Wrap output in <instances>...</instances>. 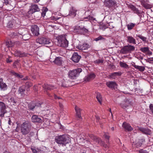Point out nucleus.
Wrapping results in <instances>:
<instances>
[{
  "label": "nucleus",
  "mask_w": 153,
  "mask_h": 153,
  "mask_svg": "<svg viewBox=\"0 0 153 153\" xmlns=\"http://www.w3.org/2000/svg\"><path fill=\"white\" fill-rule=\"evenodd\" d=\"M80 44V41L78 39L75 40L74 42V46L79 50L85 52V51L90 48L91 46L87 43H84L82 44Z\"/></svg>",
  "instance_id": "nucleus-1"
},
{
  "label": "nucleus",
  "mask_w": 153,
  "mask_h": 153,
  "mask_svg": "<svg viewBox=\"0 0 153 153\" xmlns=\"http://www.w3.org/2000/svg\"><path fill=\"white\" fill-rule=\"evenodd\" d=\"M69 137H66L64 134H62L56 137L55 140L59 144L65 145L68 143L69 141Z\"/></svg>",
  "instance_id": "nucleus-2"
},
{
  "label": "nucleus",
  "mask_w": 153,
  "mask_h": 153,
  "mask_svg": "<svg viewBox=\"0 0 153 153\" xmlns=\"http://www.w3.org/2000/svg\"><path fill=\"white\" fill-rule=\"evenodd\" d=\"M58 45L62 47H67L68 45V41L67 40L65 35L59 36L57 38Z\"/></svg>",
  "instance_id": "nucleus-3"
},
{
  "label": "nucleus",
  "mask_w": 153,
  "mask_h": 153,
  "mask_svg": "<svg viewBox=\"0 0 153 153\" xmlns=\"http://www.w3.org/2000/svg\"><path fill=\"white\" fill-rule=\"evenodd\" d=\"M104 4L105 7L111 8L112 10L117 7L116 1L114 0H105Z\"/></svg>",
  "instance_id": "nucleus-4"
},
{
  "label": "nucleus",
  "mask_w": 153,
  "mask_h": 153,
  "mask_svg": "<svg viewBox=\"0 0 153 153\" xmlns=\"http://www.w3.org/2000/svg\"><path fill=\"white\" fill-rule=\"evenodd\" d=\"M29 121H27L24 122L22 124L21 129L20 130L21 132L23 133V134H27L28 133L27 132L29 130ZM16 131L19 132L20 131L19 129V127L17 126L16 129Z\"/></svg>",
  "instance_id": "nucleus-5"
},
{
  "label": "nucleus",
  "mask_w": 153,
  "mask_h": 153,
  "mask_svg": "<svg viewBox=\"0 0 153 153\" xmlns=\"http://www.w3.org/2000/svg\"><path fill=\"white\" fill-rule=\"evenodd\" d=\"M135 47L133 45H128L123 47L120 50V53L123 54H126L134 51Z\"/></svg>",
  "instance_id": "nucleus-6"
},
{
  "label": "nucleus",
  "mask_w": 153,
  "mask_h": 153,
  "mask_svg": "<svg viewBox=\"0 0 153 153\" xmlns=\"http://www.w3.org/2000/svg\"><path fill=\"white\" fill-rule=\"evenodd\" d=\"M82 69L80 68L70 71L68 72L69 77L71 79H75L81 72Z\"/></svg>",
  "instance_id": "nucleus-7"
},
{
  "label": "nucleus",
  "mask_w": 153,
  "mask_h": 153,
  "mask_svg": "<svg viewBox=\"0 0 153 153\" xmlns=\"http://www.w3.org/2000/svg\"><path fill=\"white\" fill-rule=\"evenodd\" d=\"M36 42L41 44H49L51 43V41L47 38L44 37H41L38 38Z\"/></svg>",
  "instance_id": "nucleus-8"
},
{
  "label": "nucleus",
  "mask_w": 153,
  "mask_h": 153,
  "mask_svg": "<svg viewBox=\"0 0 153 153\" xmlns=\"http://www.w3.org/2000/svg\"><path fill=\"white\" fill-rule=\"evenodd\" d=\"M7 112L5 104L3 102H0V117H4V114Z\"/></svg>",
  "instance_id": "nucleus-9"
},
{
  "label": "nucleus",
  "mask_w": 153,
  "mask_h": 153,
  "mask_svg": "<svg viewBox=\"0 0 153 153\" xmlns=\"http://www.w3.org/2000/svg\"><path fill=\"white\" fill-rule=\"evenodd\" d=\"M31 30L33 35L38 36L39 34V27L36 25H32L31 27Z\"/></svg>",
  "instance_id": "nucleus-10"
},
{
  "label": "nucleus",
  "mask_w": 153,
  "mask_h": 153,
  "mask_svg": "<svg viewBox=\"0 0 153 153\" xmlns=\"http://www.w3.org/2000/svg\"><path fill=\"white\" fill-rule=\"evenodd\" d=\"M140 50L146 55L150 56L152 54V52L149 50L148 47L141 48Z\"/></svg>",
  "instance_id": "nucleus-11"
},
{
  "label": "nucleus",
  "mask_w": 153,
  "mask_h": 153,
  "mask_svg": "<svg viewBox=\"0 0 153 153\" xmlns=\"http://www.w3.org/2000/svg\"><path fill=\"white\" fill-rule=\"evenodd\" d=\"M18 92L19 94L21 95V97H24L27 94L26 87L24 86L20 87L18 89Z\"/></svg>",
  "instance_id": "nucleus-12"
},
{
  "label": "nucleus",
  "mask_w": 153,
  "mask_h": 153,
  "mask_svg": "<svg viewBox=\"0 0 153 153\" xmlns=\"http://www.w3.org/2000/svg\"><path fill=\"white\" fill-rule=\"evenodd\" d=\"M39 8L37 5L32 4L30 6V9L29 10V14L30 13L33 14L36 12L39 11Z\"/></svg>",
  "instance_id": "nucleus-13"
},
{
  "label": "nucleus",
  "mask_w": 153,
  "mask_h": 153,
  "mask_svg": "<svg viewBox=\"0 0 153 153\" xmlns=\"http://www.w3.org/2000/svg\"><path fill=\"white\" fill-rule=\"evenodd\" d=\"M141 5L146 9H149L151 8V5L147 3H149V0H141L140 1Z\"/></svg>",
  "instance_id": "nucleus-14"
},
{
  "label": "nucleus",
  "mask_w": 153,
  "mask_h": 153,
  "mask_svg": "<svg viewBox=\"0 0 153 153\" xmlns=\"http://www.w3.org/2000/svg\"><path fill=\"white\" fill-rule=\"evenodd\" d=\"M127 42L130 43L135 45L136 44V41L135 39L131 36H126Z\"/></svg>",
  "instance_id": "nucleus-15"
},
{
  "label": "nucleus",
  "mask_w": 153,
  "mask_h": 153,
  "mask_svg": "<svg viewBox=\"0 0 153 153\" xmlns=\"http://www.w3.org/2000/svg\"><path fill=\"white\" fill-rule=\"evenodd\" d=\"M131 102L127 99H126L120 104V105L123 109H125L131 105Z\"/></svg>",
  "instance_id": "nucleus-16"
},
{
  "label": "nucleus",
  "mask_w": 153,
  "mask_h": 153,
  "mask_svg": "<svg viewBox=\"0 0 153 153\" xmlns=\"http://www.w3.org/2000/svg\"><path fill=\"white\" fill-rule=\"evenodd\" d=\"M81 56L77 53L75 52L74 53L71 58L72 60L75 62H78Z\"/></svg>",
  "instance_id": "nucleus-17"
},
{
  "label": "nucleus",
  "mask_w": 153,
  "mask_h": 153,
  "mask_svg": "<svg viewBox=\"0 0 153 153\" xmlns=\"http://www.w3.org/2000/svg\"><path fill=\"white\" fill-rule=\"evenodd\" d=\"M77 10L73 7H71L70 10L69 15L70 16L74 17L76 16V12Z\"/></svg>",
  "instance_id": "nucleus-18"
},
{
  "label": "nucleus",
  "mask_w": 153,
  "mask_h": 153,
  "mask_svg": "<svg viewBox=\"0 0 153 153\" xmlns=\"http://www.w3.org/2000/svg\"><path fill=\"white\" fill-rule=\"evenodd\" d=\"M122 126L125 130L128 131H131L133 130V129L130 124L125 122L123 123Z\"/></svg>",
  "instance_id": "nucleus-19"
},
{
  "label": "nucleus",
  "mask_w": 153,
  "mask_h": 153,
  "mask_svg": "<svg viewBox=\"0 0 153 153\" xmlns=\"http://www.w3.org/2000/svg\"><path fill=\"white\" fill-rule=\"evenodd\" d=\"M106 85L108 88H114L117 85L115 82L112 81L106 82Z\"/></svg>",
  "instance_id": "nucleus-20"
},
{
  "label": "nucleus",
  "mask_w": 153,
  "mask_h": 153,
  "mask_svg": "<svg viewBox=\"0 0 153 153\" xmlns=\"http://www.w3.org/2000/svg\"><path fill=\"white\" fill-rule=\"evenodd\" d=\"M14 54L16 56L22 57L27 56L28 54L20 51L16 50Z\"/></svg>",
  "instance_id": "nucleus-21"
},
{
  "label": "nucleus",
  "mask_w": 153,
  "mask_h": 153,
  "mask_svg": "<svg viewBox=\"0 0 153 153\" xmlns=\"http://www.w3.org/2000/svg\"><path fill=\"white\" fill-rule=\"evenodd\" d=\"M96 76L93 73H91L88 74L85 78V80L86 82H89L90 81L94 79Z\"/></svg>",
  "instance_id": "nucleus-22"
},
{
  "label": "nucleus",
  "mask_w": 153,
  "mask_h": 153,
  "mask_svg": "<svg viewBox=\"0 0 153 153\" xmlns=\"http://www.w3.org/2000/svg\"><path fill=\"white\" fill-rule=\"evenodd\" d=\"M75 109L76 111V116L79 118L80 119H82V118L81 116V111H82V110L76 106H75Z\"/></svg>",
  "instance_id": "nucleus-23"
},
{
  "label": "nucleus",
  "mask_w": 153,
  "mask_h": 153,
  "mask_svg": "<svg viewBox=\"0 0 153 153\" xmlns=\"http://www.w3.org/2000/svg\"><path fill=\"white\" fill-rule=\"evenodd\" d=\"M51 62H53L56 64L60 65L62 64V60L60 57H56L54 60H51Z\"/></svg>",
  "instance_id": "nucleus-24"
},
{
  "label": "nucleus",
  "mask_w": 153,
  "mask_h": 153,
  "mask_svg": "<svg viewBox=\"0 0 153 153\" xmlns=\"http://www.w3.org/2000/svg\"><path fill=\"white\" fill-rule=\"evenodd\" d=\"M0 88L1 90L3 91L6 90L7 88V85L4 82L3 79L2 78H0Z\"/></svg>",
  "instance_id": "nucleus-25"
},
{
  "label": "nucleus",
  "mask_w": 153,
  "mask_h": 153,
  "mask_svg": "<svg viewBox=\"0 0 153 153\" xmlns=\"http://www.w3.org/2000/svg\"><path fill=\"white\" fill-rule=\"evenodd\" d=\"M43 87L45 89L49 90H53L56 88V87L51 85L45 84L43 85Z\"/></svg>",
  "instance_id": "nucleus-26"
},
{
  "label": "nucleus",
  "mask_w": 153,
  "mask_h": 153,
  "mask_svg": "<svg viewBox=\"0 0 153 153\" xmlns=\"http://www.w3.org/2000/svg\"><path fill=\"white\" fill-rule=\"evenodd\" d=\"M137 127L139 130L144 134H150L151 133V131L148 128L138 127V126H137Z\"/></svg>",
  "instance_id": "nucleus-27"
},
{
  "label": "nucleus",
  "mask_w": 153,
  "mask_h": 153,
  "mask_svg": "<svg viewBox=\"0 0 153 153\" xmlns=\"http://www.w3.org/2000/svg\"><path fill=\"white\" fill-rule=\"evenodd\" d=\"M31 120L33 122L42 123V120L38 117L36 115L33 116L31 118Z\"/></svg>",
  "instance_id": "nucleus-28"
},
{
  "label": "nucleus",
  "mask_w": 153,
  "mask_h": 153,
  "mask_svg": "<svg viewBox=\"0 0 153 153\" xmlns=\"http://www.w3.org/2000/svg\"><path fill=\"white\" fill-rule=\"evenodd\" d=\"M81 26H75L73 30L74 33L81 34Z\"/></svg>",
  "instance_id": "nucleus-29"
},
{
  "label": "nucleus",
  "mask_w": 153,
  "mask_h": 153,
  "mask_svg": "<svg viewBox=\"0 0 153 153\" xmlns=\"http://www.w3.org/2000/svg\"><path fill=\"white\" fill-rule=\"evenodd\" d=\"M120 72H116L111 74L109 75V77L110 78L115 79L117 76H120L121 74Z\"/></svg>",
  "instance_id": "nucleus-30"
},
{
  "label": "nucleus",
  "mask_w": 153,
  "mask_h": 153,
  "mask_svg": "<svg viewBox=\"0 0 153 153\" xmlns=\"http://www.w3.org/2000/svg\"><path fill=\"white\" fill-rule=\"evenodd\" d=\"M144 140L143 139H139L136 143V146L137 148H139L143 144V143L144 142Z\"/></svg>",
  "instance_id": "nucleus-31"
},
{
  "label": "nucleus",
  "mask_w": 153,
  "mask_h": 153,
  "mask_svg": "<svg viewBox=\"0 0 153 153\" xmlns=\"http://www.w3.org/2000/svg\"><path fill=\"white\" fill-rule=\"evenodd\" d=\"M11 74H12L14 76L18 78H22L23 77V75H22L20 74L17 73H16L14 71H10Z\"/></svg>",
  "instance_id": "nucleus-32"
},
{
  "label": "nucleus",
  "mask_w": 153,
  "mask_h": 153,
  "mask_svg": "<svg viewBox=\"0 0 153 153\" xmlns=\"http://www.w3.org/2000/svg\"><path fill=\"white\" fill-rule=\"evenodd\" d=\"M137 37H138L142 40L144 43H147L148 42L147 39L146 37L143 36L141 35H136Z\"/></svg>",
  "instance_id": "nucleus-33"
},
{
  "label": "nucleus",
  "mask_w": 153,
  "mask_h": 153,
  "mask_svg": "<svg viewBox=\"0 0 153 153\" xmlns=\"http://www.w3.org/2000/svg\"><path fill=\"white\" fill-rule=\"evenodd\" d=\"M130 8L134 12V13L137 14H139L140 13L139 10L133 5H131L130 6Z\"/></svg>",
  "instance_id": "nucleus-34"
},
{
  "label": "nucleus",
  "mask_w": 153,
  "mask_h": 153,
  "mask_svg": "<svg viewBox=\"0 0 153 153\" xmlns=\"http://www.w3.org/2000/svg\"><path fill=\"white\" fill-rule=\"evenodd\" d=\"M32 151L34 153H44V152L39 149H35L33 148H31Z\"/></svg>",
  "instance_id": "nucleus-35"
},
{
  "label": "nucleus",
  "mask_w": 153,
  "mask_h": 153,
  "mask_svg": "<svg viewBox=\"0 0 153 153\" xmlns=\"http://www.w3.org/2000/svg\"><path fill=\"white\" fill-rule=\"evenodd\" d=\"M30 104V106H29V110H33V109L36 106V102L34 101L32 102Z\"/></svg>",
  "instance_id": "nucleus-36"
},
{
  "label": "nucleus",
  "mask_w": 153,
  "mask_h": 153,
  "mask_svg": "<svg viewBox=\"0 0 153 153\" xmlns=\"http://www.w3.org/2000/svg\"><path fill=\"white\" fill-rule=\"evenodd\" d=\"M135 24L132 23H131L128 24L127 25V28L128 30H131L134 27Z\"/></svg>",
  "instance_id": "nucleus-37"
},
{
  "label": "nucleus",
  "mask_w": 153,
  "mask_h": 153,
  "mask_svg": "<svg viewBox=\"0 0 153 153\" xmlns=\"http://www.w3.org/2000/svg\"><path fill=\"white\" fill-rule=\"evenodd\" d=\"M5 45L7 48H9L12 47L13 44L11 41H7L6 42Z\"/></svg>",
  "instance_id": "nucleus-38"
},
{
  "label": "nucleus",
  "mask_w": 153,
  "mask_h": 153,
  "mask_svg": "<svg viewBox=\"0 0 153 153\" xmlns=\"http://www.w3.org/2000/svg\"><path fill=\"white\" fill-rule=\"evenodd\" d=\"M96 98L97 100L101 104H102V97H101V95L99 93L97 94V97Z\"/></svg>",
  "instance_id": "nucleus-39"
},
{
  "label": "nucleus",
  "mask_w": 153,
  "mask_h": 153,
  "mask_svg": "<svg viewBox=\"0 0 153 153\" xmlns=\"http://www.w3.org/2000/svg\"><path fill=\"white\" fill-rule=\"evenodd\" d=\"M120 66L124 68H129L128 65L126 63L120 62Z\"/></svg>",
  "instance_id": "nucleus-40"
},
{
  "label": "nucleus",
  "mask_w": 153,
  "mask_h": 153,
  "mask_svg": "<svg viewBox=\"0 0 153 153\" xmlns=\"http://www.w3.org/2000/svg\"><path fill=\"white\" fill-rule=\"evenodd\" d=\"M136 69L138 70L139 71H143L145 70V68L144 67L138 65L137 66Z\"/></svg>",
  "instance_id": "nucleus-41"
},
{
  "label": "nucleus",
  "mask_w": 153,
  "mask_h": 153,
  "mask_svg": "<svg viewBox=\"0 0 153 153\" xmlns=\"http://www.w3.org/2000/svg\"><path fill=\"white\" fill-rule=\"evenodd\" d=\"M81 34L86 33L88 31V30L85 28L84 26H81Z\"/></svg>",
  "instance_id": "nucleus-42"
},
{
  "label": "nucleus",
  "mask_w": 153,
  "mask_h": 153,
  "mask_svg": "<svg viewBox=\"0 0 153 153\" xmlns=\"http://www.w3.org/2000/svg\"><path fill=\"white\" fill-rule=\"evenodd\" d=\"M48 11L47 8H45L44 9H43L42 12L41 13L42 16L43 17H44L46 14V12Z\"/></svg>",
  "instance_id": "nucleus-43"
},
{
  "label": "nucleus",
  "mask_w": 153,
  "mask_h": 153,
  "mask_svg": "<svg viewBox=\"0 0 153 153\" xmlns=\"http://www.w3.org/2000/svg\"><path fill=\"white\" fill-rule=\"evenodd\" d=\"M103 62V60L102 59H98L94 61V63L96 64H100L102 63Z\"/></svg>",
  "instance_id": "nucleus-44"
},
{
  "label": "nucleus",
  "mask_w": 153,
  "mask_h": 153,
  "mask_svg": "<svg viewBox=\"0 0 153 153\" xmlns=\"http://www.w3.org/2000/svg\"><path fill=\"white\" fill-rule=\"evenodd\" d=\"M104 39H105L102 37L101 36H100L96 38L94 40L96 41H97L100 40Z\"/></svg>",
  "instance_id": "nucleus-45"
},
{
  "label": "nucleus",
  "mask_w": 153,
  "mask_h": 153,
  "mask_svg": "<svg viewBox=\"0 0 153 153\" xmlns=\"http://www.w3.org/2000/svg\"><path fill=\"white\" fill-rule=\"evenodd\" d=\"M13 22H12L10 21V22H9L8 23V24L7 26L9 28H11L13 27Z\"/></svg>",
  "instance_id": "nucleus-46"
},
{
  "label": "nucleus",
  "mask_w": 153,
  "mask_h": 153,
  "mask_svg": "<svg viewBox=\"0 0 153 153\" xmlns=\"http://www.w3.org/2000/svg\"><path fill=\"white\" fill-rule=\"evenodd\" d=\"M22 39L24 40H28V36L27 35H24L22 36Z\"/></svg>",
  "instance_id": "nucleus-47"
},
{
  "label": "nucleus",
  "mask_w": 153,
  "mask_h": 153,
  "mask_svg": "<svg viewBox=\"0 0 153 153\" xmlns=\"http://www.w3.org/2000/svg\"><path fill=\"white\" fill-rule=\"evenodd\" d=\"M147 62L153 64V58H149L148 59Z\"/></svg>",
  "instance_id": "nucleus-48"
},
{
  "label": "nucleus",
  "mask_w": 153,
  "mask_h": 153,
  "mask_svg": "<svg viewBox=\"0 0 153 153\" xmlns=\"http://www.w3.org/2000/svg\"><path fill=\"white\" fill-rule=\"evenodd\" d=\"M149 108L150 110L151 111L153 114V104H151L149 105Z\"/></svg>",
  "instance_id": "nucleus-49"
},
{
  "label": "nucleus",
  "mask_w": 153,
  "mask_h": 153,
  "mask_svg": "<svg viewBox=\"0 0 153 153\" xmlns=\"http://www.w3.org/2000/svg\"><path fill=\"white\" fill-rule=\"evenodd\" d=\"M100 144L101 145L103 146L105 148H107L108 146L106 144H105L103 142H101Z\"/></svg>",
  "instance_id": "nucleus-50"
},
{
  "label": "nucleus",
  "mask_w": 153,
  "mask_h": 153,
  "mask_svg": "<svg viewBox=\"0 0 153 153\" xmlns=\"http://www.w3.org/2000/svg\"><path fill=\"white\" fill-rule=\"evenodd\" d=\"M66 82H63L61 85L63 87H68V85H67L66 84Z\"/></svg>",
  "instance_id": "nucleus-51"
},
{
  "label": "nucleus",
  "mask_w": 153,
  "mask_h": 153,
  "mask_svg": "<svg viewBox=\"0 0 153 153\" xmlns=\"http://www.w3.org/2000/svg\"><path fill=\"white\" fill-rule=\"evenodd\" d=\"M3 3L4 4H5L6 5H7L9 4V0H3Z\"/></svg>",
  "instance_id": "nucleus-52"
},
{
  "label": "nucleus",
  "mask_w": 153,
  "mask_h": 153,
  "mask_svg": "<svg viewBox=\"0 0 153 153\" xmlns=\"http://www.w3.org/2000/svg\"><path fill=\"white\" fill-rule=\"evenodd\" d=\"M139 153H147L146 151L143 150V149H141L139 151Z\"/></svg>",
  "instance_id": "nucleus-53"
},
{
  "label": "nucleus",
  "mask_w": 153,
  "mask_h": 153,
  "mask_svg": "<svg viewBox=\"0 0 153 153\" xmlns=\"http://www.w3.org/2000/svg\"><path fill=\"white\" fill-rule=\"evenodd\" d=\"M4 5L3 1L1 0H0V7H2Z\"/></svg>",
  "instance_id": "nucleus-54"
},
{
  "label": "nucleus",
  "mask_w": 153,
  "mask_h": 153,
  "mask_svg": "<svg viewBox=\"0 0 153 153\" xmlns=\"http://www.w3.org/2000/svg\"><path fill=\"white\" fill-rule=\"evenodd\" d=\"M18 63V62L17 61H15V62L13 64V66L14 68H16V65H17Z\"/></svg>",
  "instance_id": "nucleus-55"
},
{
  "label": "nucleus",
  "mask_w": 153,
  "mask_h": 153,
  "mask_svg": "<svg viewBox=\"0 0 153 153\" xmlns=\"http://www.w3.org/2000/svg\"><path fill=\"white\" fill-rule=\"evenodd\" d=\"M16 101H15L14 99H13L11 100V103L13 105H14L15 104H16Z\"/></svg>",
  "instance_id": "nucleus-56"
},
{
  "label": "nucleus",
  "mask_w": 153,
  "mask_h": 153,
  "mask_svg": "<svg viewBox=\"0 0 153 153\" xmlns=\"http://www.w3.org/2000/svg\"><path fill=\"white\" fill-rule=\"evenodd\" d=\"M9 121L8 122V124L10 125H12L13 124V123L12 122V121H11V120L10 119V118H9Z\"/></svg>",
  "instance_id": "nucleus-57"
},
{
  "label": "nucleus",
  "mask_w": 153,
  "mask_h": 153,
  "mask_svg": "<svg viewBox=\"0 0 153 153\" xmlns=\"http://www.w3.org/2000/svg\"><path fill=\"white\" fill-rule=\"evenodd\" d=\"M6 62L7 63H10L12 62V60L11 59H9L7 58L6 60Z\"/></svg>",
  "instance_id": "nucleus-58"
},
{
  "label": "nucleus",
  "mask_w": 153,
  "mask_h": 153,
  "mask_svg": "<svg viewBox=\"0 0 153 153\" xmlns=\"http://www.w3.org/2000/svg\"><path fill=\"white\" fill-rule=\"evenodd\" d=\"M131 65L133 66L135 68H136V67L137 66V65H136L135 64V63L134 62H133V63H131Z\"/></svg>",
  "instance_id": "nucleus-59"
},
{
  "label": "nucleus",
  "mask_w": 153,
  "mask_h": 153,
  "mask_svg": "<svg viewBox=\"0 0 153 153\" xmlns=\"http://www.w3.org/2000/svg\"><path fill=\"white\" fill-rule=\"evenodd\" d=\"M59 106L60 107V108H62L63 107L62 104L60 102H59Z\"/></svg>",
  "instance_id": "nucleus-60"
},
{
  "label": "nucleus",
  "mask_w": 153,
  "mask_h": 153,
  "mask_svg": "<svg viewBox=\"0 0 153 153\" xmlns=\"http://www.w3.org/2000/svg\"><path fill=\"white\" fill-rule=\"evenodd\" d=\"M104 137L106 139H108L110 137L107 134H105Z\"/></svg>",
  "instance_id": "nucleus-61"
},
{
  "label": "nucleus",
  "mask_w": 153,
  "mask_h": 153,
  "mask_svg": "<svg viewBox=\"0 0 153 153\" xmlns=\"http://www.w3.org/2000/svg\"><path fill=\"white\" fill-rule=\"evenodd\" d=\"M52 19L53 20H58L59 19V18L57 17H53L52 18Z\"/></svg>",
  "instance_id": "nucleus-62"
},
{
  "label": "nucleus",
  "mask_w": 153,
  "mask_h": 153,
  "mask_svg": "<svg viewBox=\"0 0 153 153\" xmlns=\"http://www.w3.org/2000/svg\"><path fill=\"white\" fill-rule=\"evenodd\" d=\"M58 97L55 94H54V97L55 99H57Z\"/></svg>",
  "instance_id": "nucleus-63"
},
{
  "label": "nucleus",
  "mask_w": 153,
  "mask_h": 153,
  "mask_svg": "<svg viewBox=\"0 0 153 153\" xmlns=\"http://www.w3.org/2000/svg\"><path fill=\"white\" fill-rule=\"evenodd\" d=\"M28 77L27 76H26L25 78H23L22 79L24 80H26L28 79Z\"/></svg>",
  "instance_id": "nucleus-64"
}]
</instances>
